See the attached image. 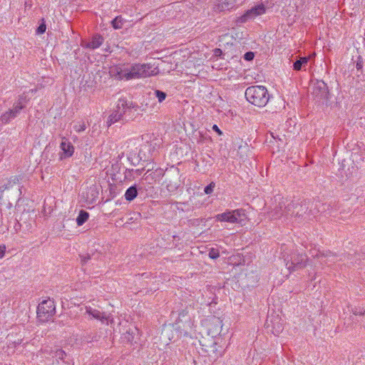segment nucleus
<instances>
[{
    "mask_svg": "<svg viewBox=\"0 0 365 365\" xmlns=\"http://www.w3.org/2000/svg\"><path fill=\"white\" fill-rule=\"evenodd\" d=\"M110 72L119 80L130 81L155 76L159 73V69L157 66L151 63H133L130 66L115 67Z\"/></svg>",
    "mask_w": 365,
    "mask_h": 365,
    "instance_id": "f257e3e1",
    "label": "nucleus"
},
{
    "mask_svg": "<svg viewBox=\"0 0 365 365\" xmlns=\"http://www.w3.org/2000/svg\"><path fill=\"white\" fill-rule=\"evenodd\" d=\"M245 95L248 102L258 107L265 106L269 99L267 89L262 86L248 87Z\"/></svg>",
    "mask_w": 365,
    "mask_h": 365,
    "instance_id": "f03ea898",
    "label": "nucleus"
},
{
    "mask_svg": "<svg viewBox=\"0 0 365 365\" xmlns=\"http://www.w3.org/2000/svg\"><path fill=\"white\" fill-rule=\"evenodd\" d=\"M26 102L27 99L25 95L19 96L18 101L14 103L13 108L1 115L0 117V123L6 124L11 120L15 118L26 106Z\"/></svg>",
    "mask_w": 365,
    "mask_h": 365,
    "instance_id": "7ed1b4c3",
    "label": "nucleus"
},
{
    "mask_svg": "<svg viewBox=\"0 0 365 365\" xmlns=\"http://www.w3.org/2000/svg\"><path fill=\"white\" fill-rule=\"evenodd\" d=\"M194 322L193 317L190 314L187 308H186L179 313L175 324L179 329L184 332L185 335H187L192 331Z\"/></svg>",
    "mask_w": 365,
    "mask_h": 365,
    "instance_id": "20e7f679",
    "label": "nucleus"
},
{
    "mask_svg": "<svg viewBox=\"0 0 365 365\" xmlns=\"http://www.w3.org/2000/svg\"><path fill=\"white\" fill-rule=\"evenodd\" d=\"M55 312L54 302L49 299L41 302L37 307V317L42 322L48 321L50 317L54 315Z\"/></svg>",
    "mask_w": 365,
    "mask_h": 365,
    "instance_id": "39448f33",
    "label": "nucleus"
},
{
    "mask_svg": "<svg viewBox=\"0 0 365 365\" xmlns=\"http://www.w3.org/2000/svg\"><path fill=\"white\" fill-rule=\"evenodd\" d=\"M202 349L207 354L210 360L215 361L224 353V348L214 339H210L207 344H202Z\"/></svg>",
    "mask_w": 365,
    "mask_h": 365,
    "instance_id": "423d86ee",
    "label": "nucleus"
},
{
    "mask_svg": "<svg viewBox=\"0 0 365 365\" xmlns=\"http://www.w3.org/2000/svg\"><path fill=\"white\" fill-rule=\"evenodd\" d=\"M266 12V7L264 4H258L247 10L243 15L235 20L237 25L244 24L247 21L254 19L258 16L262 15Z\"/></svg>",
    "mask_w": 365,
    "mask_h": 365,
    "instance_id": "0eeeda50",
    "label": "nucleus"
},
{
    "mask_svg": "<svg viewBox=\"0 0 365 365\" xmlns=\"http://www.w3.org/2000/svg\"><path fill=\"white\" fill-rule=\"evenodd\" d=\"M145 150H148L149 145H144L139 149L135 148L134 150H130L127 153L126 158L128 161H129L132 165H137L140 163V161H150V156H142V153H144Z\"/></svg>",
    "mask_w": 365,
    "mask_h": 365,
    "instance_id": "6e6552de",
    "label": "nucleus"
},
{
    "mask_svg": "<svg viewBox=\"0 0 365 365\" xmlns=\"http://www.w3.org/2000/svg\"><path fill=\"white\" fill-rule=\"evenodd\" d=\"M307 257L304 254H292L291 256L290 262L286 264L289 270L294 271L298 269L303 268L306 266Z\"/></svg>",
    "mask_w": 365,
    "mask_h": 365,
    "instance_id": "1a4fd4ad",
    "label": "nucleus"
},
{
    "mask_svg": "<svg viewBox=\"0 0 365 365\" xmlns=\"http://www.w3.org/2000/svg\"><path fill=\"white\" fill-rule=\"evenodd\" d=\"M274 200L277 202V205L274 206L270 212L272 217L277 219L283 216L285 217L284 207L287 205L288 200L279 195L276 196Z\"/></svg>",
    "mask_w": 365,
    "mask_h": 365,
    "instance_id": "9d476101",
    "label": "nucleus"
},
{
    "mask_svg": "<svg viewBox=\"0 0 365 365\" xmlns=\"http://www.w3.org/2000/svg\"><path fill=\"white\" fill-rule=\"evenodd\" d=\"M245 0H217L215 6L216 11H223L230 10L235 6L241 5Z\"/></svg>",
    "mask_w": 365,
    "mask_h": 365,
    "instance_id": "9b49d317",
    "label": "nucleus"
},
{
    "mask_svg": "<svg viewBox=\"0 0 365 365\" xmlns=\"http://www.w3.org/2000/svg\"><path fill=\"white\" fill-rule=\"evenodd\" d=\"M293 207L296 212L295 217L303 216L309 210L310 202L307 200L297 199L292 200Z\"/></svg>",
    "mask_w": 365,
    "mask_h": 365,
    "instance_id": "f8f14e48",
    "label": "nucleus"
},
{
    "mask_svg": "<svg viewBox=\"0 0 365 365\" xmlns=\"http://www.w3.org/2000/svg\"><path fill=\"white\" fill-rule=\"evenodd\" d=\"M222 327V321L216 317H212L207 324V331L212 337L218 335Z\"/></svg>",
    "mask_w": 365,
    "mask_h": 365,
    "instance_id": "ddd939ff",
    "label": "nucleus"
},
{
    "mask_svg": "<svg viewBox=\"0 0 365 365\" xmlns=\"http://www.w3.org/2000/svg\"><path fill=\"white\" fill-rule=\"evenodd\" d=\"M67 354L61 349L55 348L54 355H53V358H56V361H53V365H69L70 361L66 360Z\"/></svg>",
    "mask_w": 365,
    "mask_h": 365,
    "instance_id": "4468645a",
    "label": "nucleus"
},
{
    "mask_svg": "<svg viewBox=\"0 0 365 365\" xmlns=\"http://www.w3.org/2000/svg\"><path fill=\"white\" fill-rule=\"evenodd\" d=\"M118 168V165H113L110 169H108L106 171V181L107 182H122L121 175L118 172H115V170Z\"/></svg>",
    "mask_w": 365,
    "mask_h": 365,
    "instance_id": "2eb2a0df",
    "label": "nucleus"
},
{
    "mask_svg": "<svg viewBox=\"0 0 365 365\" xmlns=\"http://www.w3.org/2000/svg\"><path fill=\"white\" fill-rule=\"evenodd\" d=\"M86 312L92 316V317L101 320L102 322L108 319V317L104 312L93 309L91 307H86Z\"/></svg>",
    "mask_w": 365,
    "mask_h": 365,
    "instance_id": "dca6fc26",
    "label": "nucleus"
},
{
    "mask_svg": "<svg viewBox=\"0 0 365 365\" xmlns=\"http://www.w3.org/2000/svg\"><path fill=\"white\" fill-rule=\"evenodd\" d=\"M216 220L220 222H227L236 223V218L234 217L232 211H227L216 215Z\"/></svg>",
    "mask_w": 365,
    "mask_h": 365,
    "instance_id": "f3484780",
    "label": "nucleus"
},
{
    "mask_svg": "<svg viewBox=\"0 0 365 365\" xmlns=\"http://www.w3.org/2000/svg\"><path fill=\"white\" fill-rule=\"evenodd\" d=\"M61 148L66 157H70L73 153V146L72 144L65 138L62 139L61 143Z\"/></svg>",
    "mask_w": 365,
    "mask_h": 365,
    "instance_id": "a211bd4d",
    "label": "nucleus"
},
{
    "mask_svg": "<svg viewBox=\"0 0 365 365\" xmlns=\"http://www.w3.org/2000/svg\"><path fill=\"white\" fill-rule=\"evenodd\" d=\"M103 42V38L101 36L95 35L92 38V40L86 44V47L91 49H96L100 47L102 45Z\"/></svg>",
    "mask_w": 365,
    "mask_h": 365,
    "instance_id": "6ab92c4d",
    "label": "nucleus"
},
{
    "mask_svg": "<svg viewBox=\"0 0 365 365\" xmlns=\"http://www.w3.org/2000/svg\"><path fill=\"white\" fill-rule=\"evenodd\" d=\"M88 191L85 196L87 201H93L98 196V191L95 185H92L88 188Z\"/></svg>",
    "mask_w": 365,
    "mask_h": 365,
    "instance_id": "aec40b11",
    "label": "nucleus"
},
{
    "mask_svg": "<svg viewBox=\"0 0 365 365\" xmlns=\"http://www.w3.org/2000/svg\"><path fill=\"white\" fill-rule=\"evenodd\" d=\"M123 114L121 110H114L113 112L109 115L107 123L110 125L118 121H119L123 117Z\"/></svg>",
    "mask_w": 365,
    "mask_h": 365,
    "instance_id": "412c9836",
    "label": "nucleus"
},
{
    "mask_svg": "<svg viewBox=\"0 0 365 365\" xmlns=\"http://www.w3.org/2000/svg\"><path fill=\"white\" fill-rule=\"evenodd\" d=\"M138 195V188L136 185L130 187L125 193V197L128 201H132L134 200Z\"/></svg>",
    "mask_w": 365,
    "mask_h": 365,
    "instance_id": "4be33fe9",
    "label": "nucleus"
},
{
    "mask_svg": "<svg viewBox=\"0 0 365 365\" xmlns=\"http://www.w3.org/2000/svg\"><path fill=\"white\" fill-rule=\"evenodd\" d=\"M309 58L307 57H301L293 64V68L295 71H300L307 65Z\"/></svg>",
    "mask_w": 365,
    "mask_h": 365,
    "instance_id": "5701e85b",
    "label": "nucleus"
},
{
    "mask_svg": "<svg viewBox=\"0 0 365 365\" xmlns=\"http://www.w3.org/2000/svg\"><path fill=\"white\" fill-rule=\"evenodd\" d=\"M89 213L86 210H80L78 215L76 218V223L78 226L83 225L88 219Z\"/></svg>",
    "mask_w": 365,
    "mask_h": 365,
    "instance_id": "b1692460",
    "label": "nucleus"
},
{
    "mask_svg": "<svg viewBox=\"0 0 365 365\" xmlns=\"http://www.w3.org/2000/svg\"><path fill=\"white\" fill-rule=\"evenodd\" d=\"M284 212H285V217L287 218L295 217L294 212H296V210H294L293 204L292 201H289L287 204V205L284 207Z\"/></svg>",
    "mask_w": 365,
    "mask_h": 365,
    "instance_id": "393cba45",
    "label": "nucleus"
},
{
    "mask_svg": "<svg viewBox=\"0 0 365 365\" xmlns=\"http://www.w3.org/2000/svg\"><path fill=\"white\" fill-rule=\"evenodd\" d=\"M129 108L128 103L126 100L120 98L118 100L115 110H121L122 113L124 114L125 112V110Z\"/></svg>",
    "mask_w": 365,
    "mask_h": 365,
    "instance_id": "a878e982",
    "label": "nucleus"
},
{
    "mask_svg": "<svg viewBox=\"0 0 365 365\" xmlns=\"http://www.w3.org/2000/svg\"><path fill=\"white\" fill-rule=\"evenodd\" d=\"M274 321H276V323L275 322H273V327H272V332L274 335H278L279 334H280L282 330H283V326L282 324H280L278 321H279V318L278 317H276Z\"/></svg>",
    "mask_w": 365,
    "mask_h": 365,
    "instance_id": "bb28decb",
    "label": "nucleus"
},
{
    "mask_svg": "<svg viewBox=\"0 0 365 365\" xmlns=\"http://www.w3.org/2000/svg\"><path fill=\"white\" fill-rule=\"evenodd\" d=\"M111 24L115 29H119L123 27L124 24V19L122 18L121 16H118L112 21Z\"/></svg>",
    "mask_w": 365,
    "mask_h": 365,
    "instance_id": "cd10ccee",
    "label": "nucleus"
},
{
    "mask_svg": "<svg viewBox=\"0 0 365 365\" xmlns=\"http://www.w3.org/2000/svg\"><path fill=\"white\" fill-rule=\"evenodd\" d=\"M155 96L158 98L159 103H162L166 98L167 94L160 90H155L154 91Z\"/></svg>",
    "mask_w": 365,
    "mask_h": 365,
    "instance_id": "c85d7f7f",
    "label": "nucleus"
},
{
    "mask_svg": "<svg viewBox=\"0 0 365 365\" xmlns=\"http://www.w3.org/2000/svg\"><path fill=\"white\" fill-rule=\"evenodd\" d=\"M86 124L83 121H81V122H77L74 125H73V129L78 132V133H80V132H83L86 130Z\"/></svg>",
    "mask_w": 365,
    "mask_h": 365,
    "instance_id": "c756f323",
    "label": "nucleus"
},
{
    "mask_svg": "<svg viewBox=\"0 0 365 365\" xmlns=\"http://www.w3.org/2000/svg\"><path fill=\"white\" fill-rule=\"evenodd\" d=\"M232 212L234 217L236 218V223L238 222L240 220H241L242 217L245 216V212L242 209L232 210Z\"/></svg>",
    "mask_w": 365,
    "mask_h": 365,
    "instance_id": "7c9ffc66",
    "label": "nucleus"
},
{
    "mask_svg": "<svg viewBox=\"0 0 365 365\" xmlns=\"http://www.w3.org/2000/svg\"><path fill=\"white\" fill-rule=\"evenodd\" d=\"M41 351L45 355L51 356L53 357V355H54L55 349H53L52 347L49 346H46L45 348L41 349Z\"/></svg>",
    "mask_w": 365,
    "mask_h": 365,
    "instance_id": "2f4dec72",
    "label": "nucleus"
},
{
    "mask_svg": "<svg viewBox=\"0 0 365 365\" xmlns=\"http://www.w3.org/2000/svg\"><path fill=\"white\" fill-rule=\"evenodd\" d=\"M209 257L211 258V259H217L220 257V252L217 250L216 249H214V248H212L210 251H209Z\"/></svg>",
    "mask_w": 365,
    "mask_h": 365,
    "instance_id": "473e14b6",
    "label": "nucleus"
},
{
    "mask_svg": "<svg viewBox=\"0 0 365 365\" xmlns=\"http://www.w3.org/2000/svg\"><path fill=\"white\" fill-rule=\"evenodd\" d=\"M318 88H319L322 90V97H325L327 96L326 84L324 82L319 83Z\"/></svg>",
    "mask_w": 365,
    "mask_h": 365,
    "instance_id": "72a5a7b5",
    "label": "nucleus"
},
{
    "mask_svg": "<svg viewBox=\"0 0 365 365\" xmlns=\"http://www.w3.org/2000/svg\"><path fill=\"white\" fill-rule=\"evenodd\" d=\"M46 25L44 23L40 24V26L37 28L36 33L38 34H42L46 31Z\"/></svg>",
    "mask_w": 365,
    "mask_h": 365,
    "instance_id": "f704fd0d",
    "label": "nucleus"
},
{
    "mask_svg": "<svg viewBox=\"0 0 365 365\" xmlns=\"http://www.w3.org/2000/svg\"><path fill=\"white\" fill-rule=\"evenodd\" d=\"M215 184H208L207 186L205 187L204 191L206 194H210L213 191V188Z\"/></svg>",
    "mask_w": 365,
    "mask_h": 365,
    "instance_id": "c9c22d12",
    "label": "nucleus"
},
{
    "mask_svg": "<svg viewBox=\"0 0 365 365\" xmlns=\"http://www.w3.org/2000/svg\"><path fill=\"white\" fill-rule=\"evenodd\" d=\"M352 313L354 315L362 316V315L365 314V310H361L360 309L354 308V309H352Z\"/></svg>",
    "mask_w": 365,
    "mask_h": 365,
    "instance_id": "e433bc0d",
    "label": "nucleus"
},
{
    "mask_svg": "<svg viewBox=\"0 0 365 365\" xmlns=\"http://www.w3.org/2000/svg\"><path fill=\"white\" fill-rule=\"evenodd\" d=\"M125 339H127V340H128V341L132 342V341H133V340L134 339V336H133V331H131V332H130V331H128L126 332V335H125Z\"/></svg>",
    "mask_w": 365,
    "mask_h": 365,
    "instance_id": "4c0bfd02",
    "label": "nucleus"
},
{
    "mask_svg": "<svg viewBox=\"0 0 365 365\" xmlns=\"http://www.w3.org/2000/svg\"><path fill=\"white\" fill-rule=\"evenodd\" d=\"M255 55H254V53L253 52H247L245 56H244V58L245 60L247 61H251L253 59Z\"/></svg>",
    "mask_w": 365,
    "mask_h": 365,
    "instance_id": "58836bf2",
    "label": "nucleus"
},
{
    "mask_svg": "<svg viewBox=\"0 0 365 365\" xmlns=\"http://www.w3.org/2000/svg\"><path fill=\"white\" fill-rule=\"evenodd\" d=\"M6 251V246L4 245H0V259L3 257Z\"/></svg>",
    "mask_w": 365,
    "mask_h": 365,
    "instance_id": "ea45409f",
    "label": "nucleus"
},
{
    "mask_svg": "<svg viewBox=\"0 0 365 365\" xmlns=\"http://www.w3.org/2000/svg\"><path fill=\"white\" fill-rule=\"evenodd\" d=\"M212 130H215V132H217L218 133V135H220L222 134V131L220 130V128L216 125H214L212 126Z\"/></svg>",
    "mask_w": 365,
    "mask_h": 365,
    "instance_id": "a19ab883",
    "label": "nucleus"
},
{
    "mask_svg": "<svg viewBox=\"0 0 365 365\" xmlns=\"http://www.w3.org/2000/svg\"><path fill=\"white\" fill-rule=\"evenodd\" d=\"M150 148H149L148 150H145L144 153H142V156H150L151 157V154L150 153ZM152 160V158H150V160Z\"/></svg>",
    "mask_w": 365,
    "mask_h": 365,
    "instance_id": "79ce46f5",
    "label": "nucleus"
},
{
    "mask_svg": "<svg viewBox=\"0 0 365 365\" xmlns=\"http://www.w3.org/2000/svg\"><path fill=\"white\" fill-rule=\"evenodd\" d=\"M90 259H91V257L88 255L87 256L83 257L82 262L83 263H86Z\"/></svg>",
    "mask_w": 365,
    "mask_h": 365,
    "instance_id": "37998d69",
    "label": "nucleus"
},
{
    "mask_svg": "<svg viewBox=\"0 0 365 365\" xmlns=\"http://www.w3.org/2000/svg\"><path fill=\"white\" fill-rule=\"evenodd\" d=\"M16 180H17V181H20V180H24V179H23V178H22V177L19 176V177H18V178H17V177H14V178L11 180V181H12L13 182H15V181H16Z\"/></svg>",
    "mask_w": 365,
    "mask_h": 365,
    "instance_id": "c03bdc74",
    "label": "nucleus"
},
{
    "mask_svg": "<svg viewBox=\"0 0 365 365\" xmlns=\"http://www.w3.org/2000/svg\"><path fill=\"white\" fill-rule=\"evenodd\" d=\"M51 209H49L48 212H47V210H46V207H45V206H43V212L44 215H46V216L47 215H49V214L51 213Z\"/></svg>",
    "mask_w": 365,
    "mask_h": 365,
    "instance_id": "a18cd8bd",
    "label": "nucleus"
},
{
    "mask_svg": "<svg viewBox=\"0 0 365 365\" xmlns=\"http://www.w3.org/2000/svg\"><path fill=\"white\" fill-rule=\"evenodd\" d=\"M219 53H221V51L220 49L215 50V55H217Z\"/></svg>",
    "mask_w": 365,
    "mask_h": 365,
    "instance_id": "49530a36",
    "label": "nucleus"
},
{
    "mask_svg": "<svg viewBox=\"0 0 365 365\" xmlns=\"http://www.w3.org/2000/svg\"><path fill=\"white\" fill-rule=\"evenodd\" d=\"M151 175V174L147 175L146 177L144 178L145 180H149V176Z\"/></svg>",
    "mask_w": 365,
    "mask_h": 365,
    "instance_id": "de8ad7c7",
    "label": "nucleus"
}]
</instances>
